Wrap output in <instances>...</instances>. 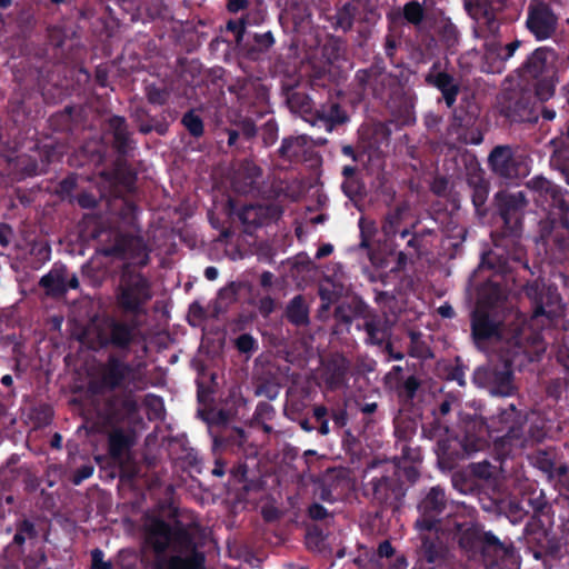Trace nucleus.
Here are the masks:
<instances>
[{
  "label": "nucleus",
  "mask_w": 569,
  "mask_h": 569,
  "mask_svg": "<svg viewBox=\"0 0 569 569\" xmlns=\"http://www.w3.org/2000/svg\"><path fill=\"white\" fill-rule=\"evenodd\" d=\"M487 437L493 440V450L503 459L519 455L526 448L542 441L546 430L535 413L523 416L511 403L491 419V425H487L481 418L469 420L465 426L461 446L466 453L471 455L487 446Z\"/></svg>",
  "instance_id": "nucleus-1"
},
{
  "label": "nucleus",
  "mask_w": 569,
  "mask_h": 569,
  "mask_svg": "<svg viewBox=\"0 0 569 569\" xmlns=\"http://www.w3.org/2000/svg\"><path fill=\"white\" fill-rule=\"evenodd\" d=\"M472 336L475 343L482 351L491 349L499 353L502 366L479 368L475 371L473 381L489 389L493 396L509 397L515 392L511 363L520 350V328L511 332L505 331V326L493 319L481 308L472 316Z\"/></svg>",
  "instance_id": "nucleus-2"
},
{
  "label": "nucleus",
  "mask_w": 569,
  "mask_h": 569,
  "mask_svg": "<svg viewBox=\"0 0 569 569\" xmlns=\"http://www.w3.org/2000/svg\"><path fill=\"white\" fill-rule=\"evenodd\" d=\"M459 545L472 555L480 552L486 569H515L517 557L512 545L501 542L491 532H482L476 526L458 527Z\"/></svg>",
  "instance_id": "nucleus-3"
},
{
  "label": "nucleus",
  "mask_w": 569,
  "mask_h": 569,
  "mask_svg": "<svg viewBox=\"0 0 569 569\" xmlns=\"http://www.w3.org/2000/svg\"><path fill=\"white\" fill-rule=\"evenodd\" d=\"M124 211L123 226L106 233V241H109L110 244L103 246L100 252L104 256H114L129 260L133 264L146 266L149 261V251L143 239L134 234V208L127 203ZM103 234L101 232L100 237H103ZM101 241H104V239L101 238Z\"/></svg>",
  "instance_id": "nucleus-4"
},
{
  "label": "nucleus",
  "mask_w": 569,
  "mask_h": 569,
  "mask_svg": "<svg viewBox=\"0 0 569 569\" xmlns=\"http://www.w3.org/2000/svg\"><path fill=\"white\" fill-rule=\"evenodd\" d=\"M138 335L139 330L134 325L107 316L91 321L86 331V340L94 350L107 347L126 350L136 341Z\"/></svg>",
  "instance_id": "nucleus-5"
},
{
  "label": "nucleus",
  "mask_w": 569,
  "mask_h": 569,
  "mask_svg": "<svg viewBox=\"0 0 569 569\" xmlns=\"http://www.w3.org/2000/svg\"><path fill=\"white\" fill-rule=\"evenodd\" d=\"M151 298L150 282L141 273L123 276L118 293V303L124 311L139 313Z\"/></svg>",
  "instance_id": "nucleus-6"
},
{
  "label": "nucleus",
  "mask_w": 569,
  "mask_h": 569,
  "mask_svg": "<svg viewBox=\"0 0 569 569\" xmlns=\"http://www.w3.org/2000/svg\"><path fill=\"white\" fill-rule=\"evenodd\" d=\"M488 162L495 173L507 179L526 177L530 171L528 158L510 146L495 147L488 157Z\"/></svg>",
  "instance_id": "nucleus-7"
},
{
  "label": "nucleus",
  "mask_w": 569,
  "mask_h": 569,
  "mask_svg": "<svg viewBox=\"0 0 569 569\" xmlns=\"http://www.w3.org/2000/svg\"><path fill=\"white\" fill-rule=\"evenodd\" d=\"M139 367V365H130L116 355H110L99 368L100 385L108 390L126 388L138 379Z\"/></svg>",
  "instance_id": "nucleus-8"
},
{
  "label": "nucleus",
  "mask_w": 569,
  "mask_h": 569,
  "mask_svg": "<svg viewBox=\"0 0 569 569\" xmlns=\"http://www.w3.org/2000/svg\"><path fill=\"white\" fill-rule=\"evenodd\" d=\"M355 315L362 319V325H358L357 328L366 331V343L382 346L389 340L391 325L385 316L378 315L362 301L356 303Z\"/></svg>",
  "instance_id": "nucleus-9"
},
{
  "label": "nucleus",
  "mask_w": 569,
  "mask_h": 569,
  "mask_svg": "<svg viewBox=\"0 0 569 569\" xmlns=\"http://www.w3.org/2000/svg\"><path fill=\"white\" fill-rule=\"evenodd\" d=\"M526 27L536 40H548L557 31L558 17L545 3L530 4L527 11Z\"/></svg>",
  "instance_id": "nucleus-10"
},
{
  "label": "nucleus",
  "mask_w": 569,
  "mask_h": 569,
  "mask_svg": "<svg viewBox=\"0 0 569 569\" xmlns=\"http://www.w3.org/2000/svg\"><path fill=\"white\" fill-rule=\"evenodd\" d=\"M446 495L439 486L432 487L422 501L419 503L421 518L416 521L420 531L437 530L436 516L440 515L446 507Z\"/></svg>",
  "instance_id": "nucleus-11"
},
{
  "label": "nucleus",
  "mask_w": 569,
  "mask_h": 569,
  "mask_svg": "<svg viewBox=\"0 0 569 569\" xmlns=\"http://www.w3.org/2000/svg\"><path fill=\"white\" fill-rule=\"evenodd\" d=\"M558 54L553 48L536 49L523 63V69L532 78L555 77Z\"/></svg>",
  "instance_id": "nucleus-12"
},
{
  "label": "nucleus",
  "mask_w": 569,
  "mask_h": 569,
  "mask_svg": "<svg viewBox=\"0 0 569 569\" xmlns=\"http://www.w3.org/2000/svg\"><path fill=\"white\" fill-rule=\"evenodd\" d=\"M39 284L49 296H61L69 289H76L79 280L74 273L69 274L64 266L56 264L47 274L41 277Z\"/></svg>",
  "instance_id": "nucleus-13"
},
{
  "label": "nucleus",
  "mask_w": 569,
  "mask_h": 569,
  "mask_svg": "<svg viewBox=\"0 0 569 569\" xmlns=\"http://www.w3.org/2000/svg\"><path fill=\"white\" fill-rule=\"evenodd\" d=\"M500 111L511 121H521L528 113L530 101L521 90L503 92L499 98Z\"/></svg>",
  "instance_id": "nucleus-14"
},
{
  "label": "nucleus",
  "mask_w": 569,
  "mask_h": 569,
  "mask_svg": "<svg viewBox=\"0 0 569 569\" xmlns=\"http://www.w3.org/2000/svg\"><path fill=\"white\" fill-rule=\"evenodd\" d=\"M356 79L365 91H370L373 96H381L387 86L392 81L391 76L379 64H375L367 70H359Z\"/></svg>",
  "instance_id": "nucleus-15"
},
{
  "label": "nucleus",
  "mask_w": 569,
  "mask_h": 569,
  "mask_svg": "<svg viewBox=\"0 0 569 569\" xmlns=\"http://www.w3.org/2000/svg\"><path fill=\"white\" fill-rule=\"evenodd\" d=\"M134 442V431L116 428L108 437L109 455L113 460L120 461Z\"/></svg>",
  "instance_id": "nucleus-16"
},
{
  "label": "nucleus",
  "mask_w": 569,
  "mask_h": 569,
  "mask_svg": "<svg viewBox=\"0 0 569 569\" xmlns=\"http://www.w3.org/2000/svg\"><path fill=\"white\" fill-rule=\"evenodd\" d=\"M427 80L441 91L449 108L455 104L459 93V83L452 76L447 72H438L435 76H428Z\"/></svg>",
  "instance_id": "nucleus-17"
},
{
  "label": "nucleus",
  "mask_w": 569,
  "mask_h": 569,
  "mask_svg": "<svg viewBox=\"0 0 569 569\" xmlns=\"http://www.w3.org/2000/svg\"><path fill=\"white\" fill-rule=\"evenodd\" d=\"M308 149V137L297 136L283 139L279 152L282 158L297 161L306 156Z\"/></svg>",
  "instance_id": "nucleus-18"
},
{
  "label": "nucleus",
  "mask_w": 569,
  "mask_h": 569,
  "mask_svg": "<svg viewBox=\"0 0 569 569\" xmlns=\"http://www.w3.org/2000/svg\"><path fill=\"white\" fill-rule=\"evenodd\" d=\"M171 540V528L162 520H154L149 526L148 541L157 552H163Z\"/></svg>",
  "instance_id": "nucleus-19"
},
{
  "label": "nucleus",
  "mask_w": 569,
  "mask_h": 569,
  "mask_svg": "<svg viewBox=\"0 0 569 569\" xmlns=\"http://www.w3.org/2000/svg\"><path fill=\"white\" fill-rule=\"evenodd\" d=\"M543 288L542 283L539 281H535L527 286L526 293L529 298L533 299L537 303V308L535 311L536 316L543 315L546 311L543 309L545 305H556L559 303L560 297L557 292V290H552L551 288H548V296L545 300V296L540 292Z\"/></svg>",
  "instance_id": "nucleus-20"
},
{
  "label": "nucleus",
  "mask_w": 569,
  "mask_h": 569,
  "mask_svg": "<svg viewBox=\"0 0 569 569\" xmlns=\"http://www.w3.org/2000/svg\"><path fill=\"white\" fill-rule=\"evenodd\" d=\"M500 201V213L506 223L510 222L513 213L522 210L527 204V199L522 191L502 194Z\"/></svg>",
  "instance_id": "nucleus-21"
},
{
  "label": "nucleus",
  "mask_w": 569,
  "mask_h": 569,
  "mask_svg": "<svg viewBox=\"0 0 569 569\" xmlns=\"http://www.w3.org/2000/svg\"><path fill=\"white\" fill-rule=\"evenodd\" d=\"M288 320L295 326H307L309 323V308L302 296L292 298L286 310Z\"/></svg>",
  "instance_id": "nucleus-22"
},
{
  "label": "nucleus",
  "mask_w": 569,
  "mask_h": 569,
  "mask_svg": "<svg viewBox=\"0 0 569 569\" xmlns=\"http://www.w3.org/2000/svg\"><path fill=\"white\" fill-rule=\"evenodd\" d=\"M109 129L112 131L114 144L118 151L126 153L129 148L130 139L124 119L117 116L110 118Z\"/></svg>",
  "instance_id": "nucleus-23"
},
{
  "label": "nucleus",
  "mask_w": 569,
  "mask_h": 569,
  "mask_svg": "<svg viewBox=\"0 0 569 569\" xmlns=\"http://www.w3.org/2000/svg\"><path fill=\"white\" fill-rule=\"evenodd\" d=\"M373 498L380 502H387L393 492V479L388 475L375 477L369 482Z\"/></svg>",
  "instance_id": "nucleus-24"
},
{
  "label": "nucleus",
  "mask_w": 569,
  "mask_h": 569,
  "mask_svg": "<svg viewBox=\"0 0 569 569\" xmlns=\"http://www.w3.org/2000/svg\"><path fill=\"white\" fill-rule=\"evenodd\" d=\"M267 214L268 208L261 204L244 206L238 213L240 221L247 227L260 226Z\"/></svg>",
  "instance_id": "nucleus-25"
},
{
  "label": "nucleus",
  "mask_w": 569,
  "mask_h": 569,
  "mask_svg": "<svg viewBox=\"0 0 569 569\" xmlns=\"http://www.w3.org/2000/svg\"><path fill=\"white\" fill-rule=\"evenodd\" d=\"M550 208L557 209L560 212L569 210V198L567 190L561 187L553 184V187L547 193V198L542 200Z\"/></svg>",
  "instance_id": "nucleus-26"
},
{
  "label": "nucleus",
  "mask_w": 569,
  "mask_h": 569,
  "mask_svg": "<svg viewBox=\"0 0 569 569\" xmlns=\"http://www.w3.org/2000/svg\"><path fill=\"white\" fill-rule=\"evenodd\" d=\"M469 186L472 187V202L479 209L487 200L488 184L480 173H475L469 179Z\"/></svg>",
  "instance_id": "nucleus-27"
},
{
  "label": "nucleus",
  "mask_w": 569,
  "mask_h": 569,
  "mask_svg": "<svg viewBox=\"0 0 569 569\" xmlns=\"http://www.w3.org/2000/svg\"><path fill=\"white\" fill-rule=\"evenodd\" d=\"M204 558L201 553H193L190 557L182 558L172 556L167 563L168 569H201Z\"/></svg>",
  "instance_id": "nucleus-28"
},
{
  "label": "nucleus",
  "mask_w": 569,
  "mask_h": 569,
  "mask_svg": "<svg viewBox=\"0 0 569 569\" xmlns=\"http://www.w3.org/2000/svg\"><path fill=\"white\" fill-rule=\"evenodd\" d=\"M335 471L326 473L318 482L315 495L322 501H335L333 490L337 489L338 482L333 479Z\"/></svg>",
  "instance_id": "nucleus-29"
},
{
  "label": "nucleus",
  "mask_w": 569,
  "mask_h": 569,
  "mask_svg": "<svg viewBox=\"0 0 569 569\" xmlns=\"http://www.w3.org/2000/svg\"><path fill=\"white\" fill-rule=\"evenodd\" d=\"M501 54H502V50H501V43L496 41V40H491V41H488L485 46V59L487 61H491L492 62V67H491V71H500V61H501Z\"/></svg>",
  "instance_id": "nucleus-30"
},
{
  "label": "nucleus",
  "mask_w": 569,
  "mask_h": 569,
  "mask_svg": "<svg viewBox=\"0 0 569 569\" xmlns=\"http://www.w3.org/2000/svg\"><path fill=\"white\" fill-rule=\"evenodd\" d=\"M355 19V8L347 3L336 13V24L338 28L347 31L352 28Z\"/></svg>",
  "instance_id": "nucleus-31"
},
{
  "label": "nucleus",
  "mask_w": 569,
  "mask_h": 569,
  "mask_svg": "<svg viewBox=\"0 0 569 569\" xmlns=\"http://www.w3.org/2000/svg\"><path fill=\"white\" fill-rule=\"evenodd\" d=\"M550 162L561 171L569 184V151L555 149Z\"/></svg>",
  "instance_id": "nucleus-32"
},
{
  "label": "nucleus",
  "mask_w": 569,
  "mask_h": 569,
  "mask_svg": "<svg viewBox=\"0 0 569 569\" xmlns=\"http://www.w3.org/2000/svg\"><path fill=\"white\" fill-rule=\"evenodd\" d=\"M320 118L330 122V124L342 123L346 120L345 113L338 103H331L328 109L322 108L319 111Z\"/></svg>",
  "instance_id": "nucleus-33"
},
{
  "label": "nucleus",
  "mask_w": 569,
  "mask_h": 569,
  "mask_svg": "<svg viewBox=\"0 0 569 569\" xmlns=\"http://www.w3.org/2000/svg\"><path fill=\"white\" fill-rule=\"evenodd\" d=\"M553 184L555 183L541 176L533 177L527 182L528 188L535 191L541 200L547 198V193Z\"/></svg>",
  "instance_id": "nucleus-34"
},
{
  "label": "nucleus",
  "mask_w": 569,
  "mask_h": 569,
  "mask_svg": "<svg viewBox=\"0 0 569 569\" xmlns=\"http://www.w3.org/2000/svg\"><path fill=\"white\" fill-rule=\"evenodd\" d=\"M406 20L412 24H419L423 19V8L417 1L408 2L403 8Z\"/></svg>",
  "instance_id": "nucleus-35"
},
{
  "label": "nucleus",
  "mask_w": 569,
  "mask_h": 569,
  "mask_svg": "<svg viewBox=\"0 0 569 569\" xmlns=\"http://www.w3.org/2000/svg\"><path fill=\"white\" fill-rule=\"evenodd\" d=\"M182 123L187 128V130L194 137H200L203 133L202 120L192 111H189L183 116Z\"/></svg>",
  "instance_id": "nucleus-36"
},
{
  "label": "nucleus",
  "mask_w": 569,
  "mask_h": 569,
  "mask_svg": "<svg viewBox=\"0 0 569 569\" xmlns=\"http://www.w3.org/2000/svg\"><path fill=\"white\" fill-rule=\"evenodd\" d=\"M36 536V529L31 521L23 520L17 526V532L13 537V542L21 546L28 538Z\"/></svg>",
  "instance_id": "nucleus-37"
},
{
  "label": "nucleus",
  "mask_w": 569,
  "mask_h": 569,
  "mask_svg": "<svg viewBox=\"0 0 569 569\" xmlns=\"http://www.w3.org/2000/svg\"><path fill=\"white\" fill-rule=\"evenodd\" d=\"M555 93V80L553 77L541 78L536 86V96L539 100L546 101L550 99Z\"/></svg>",
  "instance_id": "nucleus-38"
},
{
  "label": "nucleus",
  "mask_w": 569,
  "mask_h": 569,
  "mask_svg": "<svg viewBox=\"0 0 569 569\" xmlns=\"http://www.w3.org/2000/svg\"><path fill=\"white\" fill-rule=\"evenodd\" d=\"M236 346L240 352L250 353L256 349V340L247 333L237 338Z\"/></svg>",
  "instance_id": "nucleus-39"
},
{
  "label": "nucleus",
  "mask_w": 569,
  "mask_h": 569,
  "mask_svg": "<svg viewBox=\"0 0 569 569\" xmlns=\"http://www.w3.org/2000/svg\"><path fill=\"white\" fill-rule=\"evenodd\" d=\"M254 42L260 51H266L274 43L273 36L270 31L254 34Z\"/></svg>",
  "instance_id": "nucleus-40"
},
{
  "label": "nucleus",
  "mask_w": 569,
  "mask_h": 569,
  "mask_svg": "<svg viewBox=\"0 0 569 569\" xmlns=\"http://www.w3.org/2000/svg\"><path fill=\"white\" fill-rule=\"evenodd\" d=\"M521 41L515 40L506 46L501 44V61H500V69L502 68L503 63L508 61L510 58L513 57L515 52L520 48Z\"/></svg>",
  "instance_id": "nucleus-41"
},
{
  "label": "nucleus",
  "mask_w": 569,
  "mask_h": 569,
  "mask_svg": "<svg viewBox=\"0 0 569 569\" xmlns=\"http://www.w3.org/2000/svg\"><path fill=\"white\" fill-rule=\"evenodd\" d=\"M168 93L166 90H162L157 87L148 88V99L151 103L163 104L167 101Z\"/></svg>",
  "instance_id": "nucleus-42"
},
{
  "label": "nucleus",
  "mask_w": 569,
  "mask_h": 569,
  "mask_svg": "<svg viewBox=\"0 0 569 569\" xmlns=\"http://www.w3.org/2000/svg\"><path fill=\"white\" fill-rule=\"evenodd\" d=\"M104 553L100 549H94L91 552L92 569H111V563L103 560Z\"/></svg>",
  "instance_id": "nucleus-43"
},
{
  "label": "nucleus",
  "mask_w": 569,
  "mask_h": 569,
  "mask_svg": "<svg viewBox=\"0 0 569 569\" xmlns=\"http://www.w3.org/2000/svg\"><path fill=\"white\" fill-rule=\"evenodd\" d=\"M420 383L419 380L415 376L408 377L403 385L402 389L408 399H412L419 388Z\"/></svg>",
  "instance_id": "nucleus-44"
},
{
  "label": "nucleus",
  "mask_w": 569,
  "mask_h": 569,
  "mask_svg": "<svg viewBox=\"0 0 569 569\" xmlns=\"http://www.w3.org/2000/svg\"><path fill=\"white\" fill-rule=\"evenodd\" d=\"M320 298L321 300L323 301V309H328L330 307V305L338 298V296L340 295V291H330L328 288H326L325 286H321L320 287Z\"/></svg>",
  "instance_id": "nucleus-45"
},
{
  "label": "nucleus",
  "mask_w": 569,
  "mask_h": 569,
  "mask_svg": "<svg viewBox=\"0 0 569 569\" xmlns=\"http://www.w3.org/2000/svg\"><path fill=\"white\" fill-rule=\"evenodd\" d=\"M94 468L90 465L82 466L79 468L73 476V483L80 485L83 480L90 478L93 475Z\"/></svg>",
  "instance_id": "nucleus-46"
},
{
  "label": "nucleus",
  "mask_w": 569,
  "mask_h": 569,
  "mask_svg": "<svg viewBox=\"0 0 569 569\" xmlns=\"http://www.w3.org/2000/svg\"><path fill=\"white\" fill-rule=\"evenodd\" d=\"M274 415V409L268 402H260L256 408L257 419H271Z\"/></svg>",
  "instance_id": "nucleus-47"
},
{
  "label": "nucleus",
  "mask_w": 569,
  "mask_h": 569,
  "mask_svg": "<svg viewBox=\"0 0 569 569\" xmlns=\"http://www.w3.org/2000/svg\"><path fill=\"white\" fill-rule=\"evenodd\" d=\"M398 222H399V217L398 216H393V217L388 218L386 220V222L383 223V227H382L383 233L387 237L396 236V233L398 232V229H397Z\"/></svg>",
  "instance_id": "nucleus-48"
},
{
  "label": "nucleus",
  "mask_w": 569,
  "mask_h": 569,
  "mask_svg": "<svg viewBox=\"0 0 569 569\" xmlns=\"http://www.w3.org/2000/svg\"><path fill=\"white\" fill-rule=\"evenodd\" d=\"M309 516L315 520H322L328 516V511L323 506L313 503L309 508Z\"/></svg>",
  "instance_id": "nucleus-49"
},
{
  "label": "nucleus",
  "mask_w": 569,
  "mask_h": 569,
  "mask_svg": "<svg viewBox=\"0 0 569 569\" xmlns=\"http://www.w3.org/2000/svg\"><path fill=\"white\" fill-rule=\"evenodd\" d=\"M257 396H264L270 400H273L278 396V390L274 387L268 385H261L256 389Z\"/></svg>",
  "instance_id": "nucleus-50"
},
{
  "label": "nucleus",
  "mask_w": 569,
  "mask_h": 569,
  "mask_svg": "<svg viewBox=\"0 0 569 569\" xmlns=\"http://www.w3.org/2000/svg\"><path fill=\"white\" fill-rule=\"evenodd\" d=\"M12 237V229L7 224H0V244L8 247Z\"/></svg>",
  "instance_id": "nucleus-51"
},
{
  "label": "nucleus",
  "mask_w": 569,
  "mask_h": 569,
  "mask_svg": "<svg viewBox=\"0 0 569 569\" xmlns=\"http://www.w3.org/2000/svg\"><path fill=\"white\" fill-rule=\"evenodd\" d=\"M555 149H562L569 151V126L567 133L552 140Z\"/></svg>",
  "instance_id": "nucleus-52"
},
{
  "label": "nucleus",
  "mask_w": 569,
  "mask_h": 569,
  "mask_svg": "<svg viewBox=\"0 0 569 569\" xmlns=\"http://www.w3.org/2000/svg\"><path fill=\"white\" fill-rule=\"evenodd\" d=\"M331 418L335 425L339 428L346 426L347 423V412L345 410L333 411L331 413Z\"/></svg>",
  "instance_id": "nucleus-53"
},
{
  "label": "nucleus",
  "mask_w": 569,
  "mask_h": 569,
  "mask_svg": "<svg viewBox=\"0 0 569 569\" xmlns=\"http://www.w3.org/2000/svg\"><path fill=\"white\" fill-rule=\"evenodd\" d=\"M395 549L389 541H383L379 545L378 553L380 557L389 558L393 555Z\"/></svg>",
  "instance_id": "nucleus-54"
},
{
  "label": "nucleus",
  "mask_w": 569,
  "mask_h": 569,
  "mask_svg": "<svg viewBox=\"0 0 569 569\" xmlns=\"http://www.w3.org/2000/svg\"><path fill=\"white\" fill-rule=\"evenodd\" d=\"M451 405H452V401L450 399L443 400L439 405L438 411L435 412V415L437 417H443V416L448 415L451 411Z\"/></svg>",
  "instance_id": "nucleus-55"
},
{
  "label": "nucleus",
  "mask_w": 569,
  "mask_h": 569,
  "mask_svg": "<svg viewBox=\"0 0 569 569\" xmlns=\"http://www.w3.org/2000/svg\"><path fill=\"white\" fill-rule=\"evenodd\" d=\"M462 142L470 144H479L482 142V136L480 132H471L470 138L463 137Z\"/></svg>",
  "instance_id": "nucleus-56"
},
{
  "label": "nucleus",
  "mask_w": 569,
  "mask_h": 569,
  "mask_svg": "<svg viewBox=\"0 0 569 569\" xmlns=\"http://www.w3.org/2000/svg\"><path fill=\"white\" fill-rule=\"evenodd\" d=\"M333 250V247L330 243L322 244L316 253L318 259L329 256Z\"/></svg>",
  "instance_id": "nucleus-57"
},
{
  "label": "nucleus",
  "mask_w": 569,
  "mask_h": 569,
  "mask_svg": "<svg viewBox=\"0 0 569 569\" xmlns=\"http://www.w3.org/2000/svg\"><path fill=\"white\" fill-rule=\"evenodd\" d=\"M335 317H336L338 320H340V321H342V322H345V323H347V325L351 323V318H350L348 315H346V313H345V311H343V307H342V306H339V307L336 309V311H335Z\"/></svg>",
  "instance_id": "nucleus-58"
},
{
  "label": "nucleus",
  "mask_w": 569,
  "mask_h": 569,
  "mask_svg": "<svg viewBox=\"0 0 569 569\" xmlns=\"http://www.w3.org/2000/svg\"><path fill=\"white\" fill-rule=\"evenodd\" d=\"M246 6V0H229L228 8L232 12H237L240 9H243Z\"/></svg>",
  "instance_id": "nucleus-59"
},
{
  "label": "nucleus",
  "mask_w": 569,
  "mask_h": 569,
  "mask_svg": "<svg viewBox=\"0 0 569 569\" xmlns=\"http://www.w3.org/2000/svg\"><path fill=\"white\" fill-rule=\"evenodd\" d=\"M328 413V410L325 406H316L313 408V416L317 420H323L325 417L327 416Z\"/></svg>",
  "instance_id": "nucleus-60"
},
{
  "label": "nucleus",
  "mask_w": 569,
  "mask_h": 569,
  "mask_svg": "<svg viewBox=\"0 0 569 569\" xmlns=\"http://www.w3.org/2000/svg\"><path fill=\"white\" fill-rule=\"evenodd\" d=\"M273 274L269 271H264L260 277V283L262 287H270L272 284Z\"/></svg>",
  "instance_id": "nucleus-61"
},
{
  "label": "nucleus",
  "mask_w": 569,
  "mask_h": 569,
  "mask_svg": "<svg viewBox=\"0 0 569 569\" xmlns=\"http://www.w3.org/2000/svg\"><path fill=\"white\" fill-rule=\"evenodd\" d=\"M218 269L216 267H207L206 270H204V277L210 280V281H213L218 278Z\"/></svg>",
  "instance_id": "nucleus-62"
},
{
  "label": "nucleus",
  "mask_w": 569,
  "mask_h": 569,
  "mask_svg": "<svg viewBox=\"0 0 569 569\" xmlns=\"http://www.w3.org/2000/svg\"><path fill=\"white\" fill-rule=\"evenodd\" d=\"M485 19H486V22L488 24L489 31L492 32V33L496 32L498 30V27H499L497 20L493 17L487 16V14L485 16Z\"/></svg>",
  "instance_id": "nucleus-63"
},
{
  "label": "nucleus",
  "mask_w": 569,
  "mask_h": 569,
  "mask_svg": "<svg viewBox=\"0 0 569 569\" xmlns=\"http://www.w3.org/2000/svg\"><path fill=\"white\" fill-rule=\"evenodd\" d=\"M79 203L83 207V208H89V207H92L94 204V200L92 197L88 196V194H83L79 198Z\"/></svg>",
  "instance_id": "nucleus-64"
}]
</instances>
